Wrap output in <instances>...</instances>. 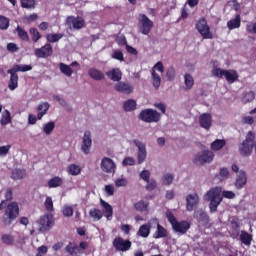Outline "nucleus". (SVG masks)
<instances>
[{
    "label": "nucleus",
    "mask_w": 256,
    "mask_h": 256,
    "mask_svg": "<svg viewBox=\"0 0 256 256\" xmlns=\"http://www.w3.org/2000/svg\"><path fill=\"white\" fill-rule=\"evenodd\" d=\"M255 145V132L249 131L245 140L239 144L238 151L242 157H251Z\"/></svg>",
    "instance_id": "f257e3e1"
},
{
    "label": "nucleus",
    "mask_w": 256,
    "mask_h": 256,
    "mask_svg": "<svg viewBox=\"0 0 256 256\" xmlns=\"http://www.w3.org/2000/svg\"><path fill=\"white\" fill-rule=\"evenodd\" d=\"M19 217V204L17 202H11L7 205L4 215L2 218V223L9 227Z\"/></svg>",
    "instance_id": "f03ea898"
},
{
    "label": "nucleus",
    "mask_w": 256,
    "mask_h": 256,
    "mask_svg": "<svg viewBox=\"0 0 256 256\" xmlns=\"http://www.w3.org/2000/svg\"><path fill=\"white\" fill-rule=\"evenodd\" d=\"M212 75L213 77H218V79H223V77L226 79L227 83L229 85H233L236 81H239V73H237L236 70H225L221 68L214 67L212 69Z\"/></svg>",
    "instance_id": "7ed1b4c3"
},
{
    "label": "nucleus",
    "mask_w": 256,
    "mask_h": 256,
    "mask_svg": "<svg viewBox=\"0 0 256 256\" xmlns=\"http://www.w3.org/2000/svg\"><path fill=\"white\" fill-rule=\"evenodd\" d=\"M138 118L144 123H159L161 121V113L157 112V110L147 108L140 112Z\"/></svg>",
    "instance_id": "20e7f679"
},
{
    "label": "nucleus",
    "mask_w": 256,
    "mask_h": 256,
    "mask_svg": "<svg viewBox=\"0 0 256 256\" xmlns=\"http://www.w3.org/2000/svg\"><path fill=\"white\" fill-rule=\"evenodd\" d=\"M215 159V153L211 150H203L198 152L193 159L195 165H205L206 163H211Z\"/></svg>",
    "instance_id": "39448f33"
},
{
    "label": "nucleus",
    "mask_w": 256,
    "mask_h": 256,
    "mask_svg": "<svg viewBox=\"0 0 256 256\" xmlns=\"http://www.w3.org/2000/svg\"><path fill=\"white\" fill-rule=\"evenodd\" d=\"M195 28L203 39H213V32L211 31V27L207 24V19L200 18L197 21Z\"/></svg>",
    "instance_id": "423d86ee"
},
{
    "label": "nucleus",
    "mask_w": 256,
    "mask_h": 256,
    "mask_svg": "<svg viewBox=\"0 0 256 256\" xmlns=\"http://www.w3.org/2000/svg\"><path fill=\"white\" fill-rule=\"evenodd\" d=\"M139 24L142 35H149V33H151V29H153V21H151L147 15H139Z\"/></svg>",
    "instance_id": "0eeeda50"
},
{
    "label": "nucleus",
    "mask_w": 256,
    "mask_h": 256,
    "mask_svg": "<svg viewBox=\"0 0 256 256\" xmlns=\"http://www.w3.org/2000/svg\"><path fill=\"white\" fill-rule=\"evenodd\" d=\"M34 55L38 59H49L53 56V46L49 43H46L41 48H36L34 50Z\"/></svg>",
    "instance_id": "6e6552de"
},
{
    "label": "nucleus",
    "mask_w": 256,
    "mask_h": 256,
    "mask_svg": "<svg viewBox=\"0 0 256 256\" xmlns=\"http://www.w3.org/2000/svg\"><path fill=\"white\" fill-rule=\"evenodd\" d=\"M133 143L138 148L137 160L138 165H141L142 163H145V159H147V146L138 139H134Z\"/></svg>",
    "instance_id": "1a4fd4ad"
},
{
    "label": "nucleus",
    "mask_w": 256,
    "mask_h": 256,
    "mask_svg": "<svg viewBox=\"0 0 256 256\" xmlns=\"http://www.w3.org/2000/svg\"><path fill=\"white\" fill-rule=\"evenodd\" d=\"M131 245L132 243L129 240H125L121 237H117L113 240V247L116 251H122V253L129 251Z\"/></svg>",
    "instance_id": "9d476101"
},
{
    "label": "nucleus",
    "mask_w": 256,
    "mask_h": 256,
    "mask_svg": "<svg viewBox=\"0 0 256 256\" xmlns=\"http://www.w3.org/2000/svg\"><path fill=\"white\" fill-rule=\"evenodd\" d=\"M114 89L118 93H123L124 95H131V93L135 91V87L133 86V84L123 81L116 83L114 85Z\"/></svg>",
    "instance_id": "9b49d317"
},
{
    "label": "nucleus",
    "mask_w": 256,
    "mask_h": 256,
    "mask_svg": "<svg viewBox=\"0 0 256 256\" xmlns=\"http://www.w3.org/2000/svg\"><path fill=\"white\" fill-rule=\"evenodd\" d=\"M100 167L104 173H115V170L117 169V165L113 161V159L109 157H104L101 160Z\"/></svg>",
    "instance_id": "f8f14e48"
},
{
    "label": "nucleus",
    "mask_w": 256,
    "mask_h": 256,
    "mask_svg": "<svg viewBox=\"0 0 256 256\" xmlns=\"http://www.w3.org/2000/svg\"><path fill=\"white\" fill-rule=\"evenodd\" d=\"M92 145L93 140L91 139V131H85L82 138L81 151H83L85 155H89V153H91Z\"/></svg>",
    "instance_id": "ddd939ff"
},
{
    "label": "nucleus",
    "mask_w": 256,
    "mask_h": 256,
    "mask_svg": "<svg viewBox=\"0 0 256 256\" xmlns=\"http://www.w3.org/2000/svg\"><path fill=\"white\" fill-rule=\"evenodd\" d=\"M38 225H39V231L41 233H45L49 231L51 227H53V221L51 220L49 215H44L40 217V219L38 220Z\"/></svg>",
    "instance_id": "4468645a"
},
{
    "label": "nucleus",
    "mask_w": 256,
    "mask_h": 256,
    "mask_svg": "<svg viewBox=\"0 0 256 256\" xmlns=\"http://www.w3.org/2000/svg\"><path fill=\"white\" fill-rule=\"evenodd\" d=\"M67 24L71 25L73 29H76L79 31L80 29H83V27L86 26L85 19L83 17H75V16H69L67 18Z\"/></svg>",
    "instance_id": "2eb2a0df"
},
{
    "label": "nucleus",
    "mask_w": 256,
    "mask_h": 256,
    "mask_svg": "<svg viewBox=\"0 0 256 256\" xmlns=\"http://www.w3.org/2000/svg\"><path fill=\"white\" fill-rule=\"evenodd\" d=\"M173 231L175 233H179V235H185L189 229H191V224L188 221L182 220L178 221L176 224L172 226Z\"/></svg>",
    "instance_id": "dca6fc26"
},
{
    "label": "nucleus",
    "mask_w": 256,
    "mask_h": 256,
    "mask_svg": "<svg viewBox=\"0 0 256 256\" xmlns=\"http://www.w3.org/2000/svg\"><path fill=\"white\" fill-rule=\"evenodd\" d=\"M8 75H10V79L8 82V88L10 91H15L19 87V75L12 68L7 71Z\"/></svg>",
    "instance_id": "f3484780"
},
{
    "label": "nucleus",
    "mask_w": 256,
    "mask_h": 256,
    "mask_svg": "<svg viewBox=\"0 0 256 256\" xmlns=\"http://www.w3.org/2000/svg\"><path fill=\"white\" fill-rule=\"evenodd\" d=\"M199 205V195L197 194H189L186 197V209L187 211H193L195 207Z\"/></svg>",
    "instance_id": "a211bd4d"
},
{
    "label": "nucleus",
    "mask_w": 256,
    "mask_h": 256,
    "mask_svg": "<svg viewBox=\"0 0 256 256\" xmlns=\"http://www.w3.org/2000/svg\"><path fill=\"white\" fill-rule=\"evenodd\" d=\"M100 205L102 207L104 217H106L107 221H111V219H113V206L103 199H100Z\"/></svg>",
    "instance_id": "6ab92c4d"
},
{
    "label": "nucleus",
    "mask_w": 256,
    "mask_h": 256,
    "mask_svg": "<svg viewBox=\"0 0 256 256\" xmlns=\"http://www.w3.org/2000/svg\"><path fill=\"white\" fill-rule=\"evenodd\" d=\"M236 189H243L247 185V173L241 170L234 183Z\"/></svg>",
    "instance_id": "aec40b11"
},
{
    "label": "nucleus",
    "mask_w": 256,
    "mask_h": 256,
    "mask_svg": "<svg viewBox=\"0 0 256 256\" xmlns=\"http://www.w3.org/2000/svg\"><path fill=\"white\" fill-rule=\"evenodd\" d=\"M106 76L108 77V79H110L111 81H116V82H120L122 77H123V73L121 72V69L119 68H114L110 71L106 72Z\"/></svg>",
    "instance_id": "412c9836"
},
{
    "label": "nucleus",
    "mask_w": 256,
    "mask_h": 256,
    "mask_svg": "<svg viewBox=\"0 0 256 256\" xmlns=\"http://www.w3.org/2000/svg\"><path fill=\"white\" fill-rule=\"evenodd\" d=\"M211 121H213V118L211 117V114H209V113H204L199 118V124L203 129H210Z\"/></svg>",
    "instance_id": "4be33fe9"
},
{
    "label": "nucleus",
    "mask_w": 256,
    "mask_h": 256,
    "mask_svg": "<svg viewBox=\"0 0 256 256\" xmlns=\"http://www.w3.org/2000/svg\"><path fill=\"white\" fill-rule=\"evenodd\" d=\"M239 239L242 245H245L246 247H251V243L253 242V235L249 234V232L245 230H242L240 232Z\"/></svg>",
    "instance_id": "5701e85b"
},
{
    "label": "nucleus",
    "mask_w": 256,
    "mask_h": 256,
    "mask_svg": "<svg viewBox=\"0 0 256 256\" xmlns=\"http://www.w3.org/2000/svg\"><path fill=\"white\" fill-rule=\"evenodd\" d=\"M88 75L94 81H103V79H105V74L96 68H90L88 70Z\"/></svg>",
    "instance_id": "b1692460"
},
{
    "label": "nucleus",
    "mask_w": 256,
    "mask_h": 256,
    "mask_svg": "<svg viewBox=\"0 0 256 256\" xmlns=\"http://www.w3.org/2000/svg\"><path fill=\"white\" fill-rule=\"evenodd\" d=\"M27 177V171L21 168H15L12 170L11 179L14 181H19L20 179H25Z\"/></svg>",
    "instance_id": "393cba45"
},
{
    "label": "nucleus",
    "mask_w": 256,
    "mask_h": 256,
    "mask_svg": "<svg viewBox=\"0 0 256 256\" xmlns=\"http://www.w3.org/2000/svg\"><path fill=\"white\" fill-rule=\"evenodd\" d=\"M37 119L41 121L43 119V116L47 115V112L49 111V104L47 102L40 103L37 107Z\"/></svg>",
    "instance_id": "a878e982"
},
{
    "label": "nucleus",
    "mask_w": 256,
    "mask_h": 256,
    "mask_svg": "<svg viewBox=\"0 0 256 256\" xmlns=\"http://www.w3.org/2000/svg\"><path fill=\"white\" fill-rule=\"evenodd\" d=\"M151 234V226L149 224H143L140 226L137 235L138 237H143V239H147Z\"/></svg>",
    "instance_id": "bb28decb"
},
{
    "label": "nucleus",
    "mask_w": 256,
    "mask_h": 256,
    "mask_svg": "<svg viewBox=\"0 0 256 256\" xmlns=\"http://www.w3.org/2000/svg\"><path fill=\"white\" fill-rule=\"evenodd\" d=\"M123 109L126 113H131V111H135L137 109V101L134 99H128L123 103Z\"/></svg>",
    "instance_id": "cd10ccee"
},
{
    "label": "nucleus",
    "mask_w": 256,
    "mask_h": 256,
    "mask_svg": "<svg viewBox=\"0 0 256 256\" xmlns=\"http://www.w3.org/2000/svg\"><path fill=\"white\" fill-rule=\"evenodd\" d=\"M227 27L230 31H233V29H239V27H241V15L237 14L235 19L228 21Z\"/></svg>",
    "instance_id": "c85d7f7f"
},
{
    "label": "nucleus",
    "mask_w": 256,
    "mask_h": 256,
    "mask_svg": "<svg viewBox=\"0 0 256 256\" xmlns=\"http://www.w3.org/2000/svg\"><path fill=\"white\" fill-rule=\"evenodd\" d=\"M63 37H65L64 33H48L46 35V40L49 44L51 43H58V41H61V39H63Z\"/></svg>",
    "instance_id": "c756f323"
},
{
    "label": "nucleus",
    "mask_w": 256,
    "mask_h": 256,
    "mask_svg": "<svg viewBox=\"0 0 256 256\" xmlns=\"http://www.w3.org/2000/svg\"><path fill=\"white\" fill-rule=\"evenodd\" d=\"M225 145H227V142L225 140L216 139L211 143L210 148L212 151H221L223 147H225Z\"/></svg>",
    "instance_id": "7c9ffc66"
},
{
    "label": "nucleus",
    "mask_w": 256,
    "mask_h": 256,
    "mask_svg": "<svg viewBox=\"0 0 256 256\" xmlns=\"http://www.w3.org/2000/svg\"><path fill=\"white\" fill-rule=\"evenodd\" d=\"M184 83L186 91H189L193 89V85H195V79H193V76H191V74L186 73L184 75Z\"/></svg>",
    "instance_id": "2f4dec72"
},
{
    "label": "nucleus",
    "mask_w": 256,
    "mask_h": 256,
    "mask_svg": "<svg viewBox=\"0 0 256 256\" xmlns=\"http://www.w3.org/2000/svg\"><path fill=\"white\" fill-rule=\"evenodd\" d=\"M63 185V179H61V177L59 176H56L54 178H51L49 181H48V187L50 189H55L57 187H61Z\"/></svg>",
    "instance_id": "473e14b6"
},
{
    "label": "nucleus",
    "mask_w": 256,
    "mask_h": 256,
    "mask_svg": "<svg viewBox=\"0 0 256 256\" xmlns=\"http://www.w3.org/2000/svg\"><path fill=\"white\" fill-rule=\"evenodd\" d=\"M207 197L210 201H215L217 199H223L221 197V192H219V190L217 188H213V189H210L208 192H207Z\"/></svg>",
    "instance_id": "72a5a7b5"
},
{
    "label": "nucleus",
    "mask_w": 256,
    "mask_h": 256,
    "mask_svg": "<svg viewBox=\"0 0 256 256\" xmlns=\"http://www.w3.org/2000/svg\"><path fill=\"white\" fill-rule=\"evenodd\" d=\"M167 229L161 226V224H157V231L154 233V239H163V237H167Z\"/></svg>",
    "instance_id": "f704fd0d"
},
{
    "label": "nucleus",
    "mask_w": 256,
    "mask_h": 256,
    "mask_svg": "<svg viewBox=\"0 0 256 256\" xmlns=\"http://www.w3.org/2000/svg\"><path fill=\"white\" fill-rule=\"evenodd\" d=\"M134 208L136 211L143 213V211H147L149 209V202H145L144 200H140L134 204Z\"/></svg>",
    "instance_id": "c9c22d12"
},
{
    "label": "nucleus",
    "mask_w": 256,
    "mask_h": 256,
    "mask_svg": "<svg viewBox=\"0 0 256 256\" xmlns=\"http://www.w3.org/2000/svg\"><path fill=\"white\" fill-rule=\"evenodd\" d=\"M197 219L199 223H203L204 225H207V223H209V215L203 210L197 212Z\"/></svg>",
    "instance_id": "e433bc0d"
},
{
    "label": "nucleus",
    "mask_w": 256,
    "mask_h": 256,
    "mask_svg": "<svg viewBox=\"0 0 256 256\" xmlns=\"http://www.w3.org/2000/svg\"><path fill=\"white\" fill-rule=\"evenodd\" d=\"M59 68L61 73H63V75H66V77H71V75H73V69H71V66L65 63H60Z\"/></svg>",
    "instance_id": "4c0bfd02"
},
{
    "label": "nucleus",
    "mask_w": 256,
    "mask_h": 256,
    "mask_svg": "<svg viewBox=\"0 0 256 256\" xmlns=\"http://www.w3.org/2000/svg\"><path fill=\"white\" fill-rule=\"evenodd\" d=\"M152 85L155 89L161 87V76L155 70H152Z\"/></svg>",
    "instance_id": "58836bf2"
},
{
    "label": "nucleus",
    "mask_w": 256,
    "mask_h": 256,
    "mask_svg": "<svg viewBox=\"0 0 256 256\" xmlns=\"http://www.w3.org/2000/svg\"><path fill=\"white\" fill-rule=\"evenodd\" d=\"M13 69L16 73H25L27 71H31L33 69V66L31 65H19V64H16L15 66H13Z\"/></svg>",
    "instance_id": "ea45409f"
},
{
    "label": "nucleus",
    "mask_w": 256,
    "mask_h": 256,
    "mask_svg": "<svg viewBox=\"0 0 256 256\" xmlns=\"http://www.w3.org/2000/svg\"><path fill=\"white\" fill-rule=\"evenodd\" d=\"M219 181H227L229 179V169L226 167L220 168L219 174L216 175Z\"/></svg>",
    "instance_id": "a19ab883"
},
{
    "label": "nucleus",
    "mask_w": 256,
    "mask_h": 256,
    "mask_svg": "<svg viewBox=\"0 0 256 256\" xmlns=\"http://www.w3.org/2000/svg\"><path fill=\"white\" fill-rule=\"evenodd\" d=\"M89 215L90 217H92V219H95L96 221H101V219H103V212H101V210L97 208L91 209L89 211Z\"/></svg>",
    "instance_id": "79ce46f5"
},
{
    "label": "nucleus",
    "mask_w": 256,
    "mask_h": 256,
    "mask_svg": "<svg viewBox=\"0 0 256 256\" xmlns=\"http://www.w3.org/2000/svg\"><path fill=\"white\" fill-rule=\"evenodd\" d=\"M0 123L3 126L9 125V123H11V112H9V110H4Z\"/></svg>",
    "instance_id": "37998d69"
},
{
    "label": "nucleus",
    "mask_w": 256,
    "mask_h": 256,
    "mask_svg": "<svg viewBox=\"0 0 256 256\" xmlns=\"http://www.w3.org/2000/svg\"><path fill=\"white\" fill-rule=\"evenodd\" d=\"M67 172L69 175L77 176L81 173V167L77 164H71L68 166Z\"/></svg>",
    "instance_id": "c03bdc74"
},
{
    "label": "nucleus",
    "mask_w": 256,
    "mask_h": 256,
    "mask_svg": "<svg viewBox=\"0 0 256 256\" xmlns=\"http://www.w3.org/2000/svg\"><path fill=\"white\" fill-rule=\"evenodd\" d=\"M29 33L31 35V39L33 41V43H38L39 39H41V33L39 32V30H37V28H30Z\"/></svg>",
    "instance_id": "a18cd8bd"
},
{
    "label": "nucleus",
    "mask_w": 256,
    "mask_h": 256,
    "mask_svg": "<svg viewBox=\"0 0 256 256\" xmlns=\"http://www.w3.org/2000/svg\"><path fill=\"white\" fill-rule=\"evenodd\" d=\"M16 32L18 33L19 39H21L22 41H29V34L27 33V31H25V29L17 26Z\"/></svg>",
    "instance_id": "49530a36"
},
{
    "label": "nucleus",
    "mask_w": 256,
    "mask_h": 256,
    "mask_svg": "<svg viewBox=\"0 0 256 256\" xmlns=\"http://www.w3.org/2000/svg\"><path fill=\"white\" fill-rule=\"evenodd\" d=\"M221 201H223V198H217V200H210V213H215L217 211V208L219 207V205H221Z\"/></svg>",
    "instance_id": "de8ad7c7"
},
{
    "label": "nucleus",
    "mask_w": 256,
    "mask_h": 256,
    "mask_svg": "<svg viewBox=\"0 0 256 256\" xmlns=\"http://www.w3.org/2000/svg\"><path fill=\"white\" fill-rule=\"evenodd\" d=\"M55 130V123L53 121H50L43 126V131L46 135H51L53 131Z\"/></svg>",
    "instance_id": "09e8293b"
},
{
    "label": "nucleus",
    "mask_w": 256,
    "mask_h": 256,
    "mask_svg": "<svg viewBox=\"0 0 256 256\" xmlns=\"http://www.w3.org/2000/svg\"><path fill=\"white\" fill-rule=\"evenodd\" d=\"M23 9H35V0H20Z\"/></svg>",
    "instance_id": "8fccbe9b"
},
{
    "label": "nucleus",
    "mask_w": 256,
    "mask_h": 256,
    "mask_svg": "<svg viewBox=\"0 0 256 256\" xmlns=\"http://www.w3.org/2000/svg\"><path fill=\"white\" fill-rule=\"evenodd\" d=\"M252 101H255V92L249 91L242 98V102L246 104L251 103Z\"/></svg>",
    "instance_id": "3c124183"
},
{
    "label": "nucleus",
    "mask_w": 256,
    "mask_h": 256,
    "mask_svg": "<svg viewBox=\"0 0 256 256\" xmlns=\"http://www.w3.org/2000/svg\"><path fill=\"white\" fill-rule=\"evenodd\" d=\"M0 29L2 31H7V29H9V18L0 16Z\"/></svg>",
    "instance_id": "603ef678"
},
{
    "label": "nucleus",
    "mask_w": 256,
    "mask_h": 256,
    "mask_svg": "<svg viewBox=\"0 0 256 256\" xmlns=\"http://www.w3.org/2000/svg\"><path fill=\"white\" fill-rule=\"evenodd\" d=\"M1 241L4 242L5 245H13V243H15L13 236L9 234H3L1 236Z\"/></svg>",
    "instance_id": "864d4df0"
},
{
    "label": "nucleus",
    "mask_w": 256,
    "mask_h": 256,
    "mask_svg": "<svg viewBox=\"0 0 256 256\" xmlns=\"http://www.w3.org/2000/svg\"><path fill=\"white\" fill-rule=\"evenodd\" d=\"M166 219L169 221L172 227L178 222L177 218L170 210L166 212Z\"/></svg>",
    "instance_id": "5fc2aeb1"
},
{
    "label": "nucleus",
    "mask_w": 256,
    "mask_h": 256,
    "mask_svg": "<svg viewBox=\"0 0 256 256\" xmlns=\"http://www.w3.org/2000/svg\"><path fill=\"white\" fill-rule=\"evenodd\" d=\"M175 75H176L175 67L170 66L166 71V77L168 81H173V79H175Z\"/></svg>",
    "instance_id": "6e6d98bb"
},
{
    "label": "nucleus",
    "mask_w": 256,
    "mask_h": 256,
    "mask_svg": "<svg viewBox=\"0 0 256 256\" xmlns=\"http://www.w3.org/2000/svg\"><path fill=\"white\" fill-rule=\"evenodd\" d=\"M174 179L175 178H174L173 174H165L162 177V183H163V185H171V183H173Z\"/></svg>",
    "instance_id": "4d7b16f0"
},
{
    "label": "nucleus",
    "mask_w": 256,
    "mask_h": 256,
    "mask_svg": "<svg viewBox=\"0 0 256 256\" xmlns=\"http://www.w3.org/2000/svg\"><path fill=\"white\" fill-rule=\"evenodd\" d=\"M46 211H49L50 213L53 211V199L51 197H46L45 203H44Z\"/></svg>",
    "instance_id": "13d9d810"
},
{
    "label": "nucleus",
    "mask_w": 256,
    "mask_h": 256,
    "mask_svg": "<svg viewBox=\"0 0 256 256\" xmlns=\"http://www.w3.org/2000/svg\"><path fill=\"white\" fill-rule=\"evenodd\" d=\"M112 59H116V61H125V57L121 50H115L112 54Z\"/></svg>",
    "instance_id": "bf43d9fd"
},
{
    "label": "nucleus",
    "mask_w": 256,
    "mask_h": 256,
    "mask_svg": "<svg viewBox=\"0 0 256 256\" xmlns=\"http://www.w3.org/2000/svg\"><path fill=\"white\" fill-rule=\"evenodd\" d=\"M146 183V191H154V189H157V181H155V179H151Z\"/></svg>",
    "instance_id": "052dcab7"
},
{
    "label": "nucleus",
    "mask_w": 256,
    "mask_h": 256,
    "mask_svg": "<svg viewBox=\"0 0 256 256\" xmlns=\"http://www.w3.org/2000/svg\"><path fill=\"white\" fill-rule=\"evenodd\" d=\"M140 177L145 181V183H149V180L151 179V172H149V170H143L140 173Z\"/></svg>",
    "instance_id": "680f3d73"
},
{
    "label": "nucleus",
    "mask_w": 256,
    "mask_h": 256,
    "mask_svg": "<svg viewBox=\"0 0 256 256\" xmlns=\"http://www.w3.org/2000/svg\"><path fill=\"white\" fill-rule=\"evenodd\" d=\"M62 213L64 217H73V207L66 206L63 208Z\"/></svg>",
    "instance_id": "e2e57ef3"
},
{
    "label": "nucleus",
    "mask_w": 256,
    "mask_h": 256,
    "mask_svg": "<svg viewBox=\"0 0 256 256\" xmlns=\"http://www.w3.org/2000/svg\"><path fill=\"white\" fill-rule=\"evenodd\" d=\"M152 71H159L160 73H164L165 67L163 66V62H157L152 68Z\"/></svg>",
    "instance_id": "0e129e2a"
},
{
    "label": "nucleus",
    "mask_w": 256,
    "mask_h": 256,
    "mask_svg": "<svg viewBox=\"0 0 256 256\" xmlns=\"http://www.w3.org/2000/svg\"><path fill=\"white\" fill-rule=\"evenodd\" d=\"M116 187H127V179L125 178H118L115 181Z\"/></svg>",
    "instance_id": "69168bd1"
},
{
    "label": "nucleus",
    "mask_w": 256,
    "mask_h": 256,
    "mask_svg": "<svg viewBox=\"0 0 256 256\" xmlns=\"http://www.w3.org/2000/svg\"><path fill=\"white\" fill-rule=\"evenodd\" d=\"M122 164L124 167H127V165L133 166L135 165V159H133L132 157H126L124 158Z\"/></svg>",
    "instance_id": "338daca9"
},
{
    "label": "nucleus",
    "mask_w": 256,
    "mask_h": 256,
    "mask_svg": "<svg viewBox=\"0 0 256 256\" xmlns=\"http://www.w3.org/2000/svg\"><path fill=\"white\" fill-rule=\"evenodd\" d=\"M246 31H247V33H255L256 34V22L253 24H247Z\"/></svg>",
    "instance_id": "774afa93"
}]
</instances>
